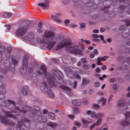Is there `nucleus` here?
<instances>
[{"label": "nucleus", "instance_id": "f257e3e1", "mask_svg": "<svg viewBox=\"0 0 130 130\" xmlns=\"http://www.w3.org/2000/svg\"><path fill=\"white\" fill-rule=\"evenodd\" d=\"M24 38L25 40L30 41L33 44H36L37 42L46 44L47 48L50 50L53 47L57 41H59L60 42L55 47L56 50H58L66 46L68 48V50L70 53L81 56L83 55L82 51L79 49L84 48L85 47L82 44L79 43L77 45H73L70 41H68L64 37L56 36L53 32L49 30L45 31L44 36L41 39L38 38H34L32 32L29 33L27 36L24 37Z\"/></svg>", "mask_w": 130, "mask_h": 130}, {"label": "nucleus", "instance_id": "f03ea898", "mask_svg": "<svg viewBox=\"0 0 130 130\" xmlns=\"http://www.w3.org/2000/svg\"><path fill=\"white\" fill-rule=\"evenodd\" d=\"M39 74L42 75L43 77L45 78L46 80L47 83L45 82H43L41 85L44 87L45 92H47L48 88L47 86L50 88L56 86V82L59 84H65L62 79V75L61 72L57 69H53L52 70V74H50L47 73H46V68L45 65L42 64L41 66L40 70L38 72Z\"/></svg>", "mask_w": 130, "mask_h": 130}, {"label": "nucleus", "instance_id": "7ed1b4c3", "mask_svg": "<svg viewBox=\"0 0 130 130\" xmlns=\"http://www.w3.org/2000/svg\"><path fill=\"white\" fill-rule=\"evenodd\" d=\"M3 102L6 104H8L10 105V108L12 110L11 112L5 110H3L1 113V115H0V120L1 122H7L6 118V117H11L14 119L16 118V117L14 115H12V113H14V115L18 116L20 114V112L25 113L27 111L30 109V107L28 106L23 107L22 109L20 110L18 107L15 106V103L13 101L10 100H7L3 101Z\"/></svg>", "mask_w": 130, "mask_h": 130}, {"label": "nucleus", "instance_id": "20e7f679", "mask_svg": "<svg viewBox=\"0 0 130 130\" xmlns=\"http://www.w3.org/2000/svg\"><path fill=\"white\" fill-rule=\"evenodd\" d=\"M64 70L67 76L69 78H72L74 76L77 79H80L81 78L80 76L78 74L76 73V72H74V70L71 69L69 67L64 68Z\"/></svg>", "mask_w": 130, "mask_h": 130}, {"label": "nucleus", "instance_id": "39448f33", "mask_svg": "<svg viewBox=\"0 0 130 130\" xmlns=\"http://www.w3.org/2000/svg\"><path fill=\"white\" fill-rule=\"evenodd\" d=\"M32 114L37 115V120L39 122H46L47 121V118L43 116L41 113L39 109H35L32 111Z\"/></svg>", "mask_w": 130, "mask_h": 130}, {"label": "nucleus", "instance_id": "423d86ee", "mask_svg": "<svg viewBox=\"0 0 130 130\" xmlns=\"http://www.w3.org/2000/svg\"><path fill=\"white\" fill-rule=\"evenodd\" d=\"M85 114L86 115H90L92 118H98L103 117L104 116V113H99L96 114L95 112L92 111L90 110H88L86 111Z\"/></svg>", "mask_w": 130, "mask_h": 130}, {"label": "nucleus", "instance_id": "0eeeda50", "mask_svg": "<svg viewBox=\"0 0 130 130\" xmlns=\"http://www.w3.org/2000/svg\"><path fill=\"white\" fill-rule=\"evenodd\" d=\"M26 29V28L24 27L20 26L19 27L16 31V35L19 36L23 35L25 32Z\"/></svg>", "mask_w": 130, "mask_h": 130}, {"label": "nucleus", "instance_id": "6e6552de", "mask_svg": "<svg viewBox=\"0 0 130 130\" xmlns=\"http://www.w3.org/2000/svg\"><path fill=\"white\" fill-rule=\"evenodd\" d=\"M28 59V56L26 55H25L23 58L22 65L20 70L21 72H22L23 70L24 71H26L27 67V66ZM23 72H24V71Z\"/></svg>", "mask_w": 130, "mask_h": 130}, {"label": "nucleus", "instance_id": "1a4fd4ad", "mask_svg": "<svg viewBox=\"0 0 130 130\" xmlns=\"http://www.w3.org/2000/svg\"><path fill=\"white\" fill-rule=\"evenodd\" d=\"M60 87L65 93L70 96L72 95L71 89L68 87L63 85H60Z\"/></svg>", "mask_w": 130, "mask_h": 130}, {"label": "nucleus", "instance_id": "9d476101", "mask_svg": "<svg viewBox=\"0 0 130 130\" xmlns=\"http://www.w3.org/2000/svg\"><path fill=\"white\" fill-rule=\"evenodd\" d=\"M61 15V14L59 13H57L55 15H52L51 16V18L54 21H55L58 23H62V21L61 19L58 18Z\"/></svg>", "mask_w": 130, "mask_h": 130}, {"label": "nucleus", "instance_id": "9b49d317", "mask_svg": "<svg viewBox=\"0 0 130 130\" xmlns=\"http://www.w3.org/2000/svg\"><path fill=\"white\" fill-rule=\"evenodd\" d=\"M49 2L48 0H44L42 3H39L38 5L45 8H47L49 7Z\"/></svg>", "mask_w": 130, "mask_h": 130}, {"label": "nucleus", "instance_id": "f8f14e48", "mask_svg": "<svg viewBox=\"0 0 130 130\" xmlns=\"http://www.w3.org/2000/svg\"><path fill=\"white\" fill-rule=\"evenodd\" d=\"M92 37L94 40L95 41L97 42L99 41V40L98 38H100L104 42H105L104 39V37L102 35H98L96 34H93L92 35Z\"/></svg>", "mask_w": 130, "mask_h": 130}, {"label": "nucleus", "instance_id": "ddd939ff", "mask_svg": "<svg viewBox=\"0 0 130 130\" xmlns=\"http://www.w3.org/2000/svg\"><path fill=\"white\" fill-rule=\"evenodd\" d=\"M90 82V80L88 79H86L85 78H84L82 79V82L81 87H85L86 85L89 84Z\"/></svg>", "mask_w": 130, "mask_h": 130}, {"label": "nucleus", "instance_id": "4468645a", "mask_svg": "<svg viewBox=\"0 0 130 130\" xmlns=\"http://www.w3.org/2000/svg\"><path fill=\"white\" fill-rule=\"evenodd\" d=\"M107 101V99H106L104 97H102L100 99L97 100V102L98 103H100L101 102H103L102 105V106H104L106 104Z\"/></svg>", "mask_w": 130, "mask_h": 130}, {"label": "nucleus", "instance_id": "2eb2a0df", "mask_svg": "<svg viewBox=\"0 0 130 130\" xmlns=\"http://www.w3.org/2000/svg\"><path fill=\"white\" fill-rule=\"evenodd\" d=\"M24 126L26 127H29L30 125L29 122H18L17 127L20 128L21 126Z\"/></svg>", "mask_w": 130, "mask_h": 130}, {"label": "nucleus", "instance_id": "dca6fc26", "mask_svg": "<svg viewBox=\"0 0 130 130\" xmlns=\"http://www.w3.org/2000/svg\"><path fill=\"white\" fill-rule=\"evenodd\" d=\"M28 89L27 87L26 86H23L21 89V92L23 95H26L28 91Z\"/></svg>", "mask_w": 130, "mask_h": 130}, {"label": "nucleus", "instance_id": "f3484780", "mask_svg": "<svg viewBox=\"0 0 130 130\" xmlns=\"http://www.w3.org/2000/svg\"><path fill=\"white\" fill-rule=\"evenodd\" d=\"M117 104L119 107H124V101L123 100H119L117 102Z\"/></svg>", "mask_w": 130, "mask_h": 130}, {"label": "nucleus", "instance_id": "a211bd4d", "mask_svg": "<svg viewBox=\"0 0 130 130\" xmlns=\"http://www.w3.org/2000/svg\"><path fill=\"white\" fill-rule=\"evenodd\" d=\"M72 103L76 106H79L80 105L81 102L78 100H74L72 101Z\"/></svg>", "mask_w": 130, "mask_h": 130}, {"label": "nucleus", "instance_id": "6ab92c4d", "mask_svg": "<svg viewBox=\"0 0 130 130\" xmlns=\"http://www.w3.org/2000/svg\"><path fill=\"white\" fill-rule=\"evenodd\" d=\"M125 119H128V121H127V122H130V111L129 112H127L125 113Z\"/></svg>", "mask_w": 130, "mask_h": 130}, {"label": "nucleus", "instance_id": "aec40b11", "mask_svg": "<svg viewBox=\"0 0 130 130\" xmlns=\"http://www.w3.org/2000/svg\"><path fill=\"white\" fill-rule=\"evenodd\" d=\"M48 115L50 119L52 120L54 119L55 118V115L54 113L49 112L48 113Z\"/></svg>", "mask_w": 130, "mask_h": 130}, {"label": "nucleus", "instance_id": "412c9836", "mask_svg": "<svg viewBox=\"0 0 130 130\" xmlns=\"http://www.w3.org/2000/svg\"><path fill=\"white\" fill-rule=\"evenodd\" d=\"M3 124L7 125V126H11L14 125V122H2Z\"/></svg>", "mask_w": 130, "mask_h": 130}, {"label": "nucleus", "instance_id": "4be33fe9", "mask_svg": "<svg viewBox=\"0 0 130 130\" xmlns=\"http://www.w3.org/2000/svg\"><path fill=\"white\" fill-rule=\"evenodd\" d=\"M2 85H0V90H2V92L3 93H6V91L4 87H5V85L4 84H2Z\"/></svg>", "mask_w": 130, "mask_h": 130}, {"label": "nucleus", "instance_id": "5701e85b", "mask_svg": "<svg viewBox=\"0 0 130 130\" xmlns=\"http://www.w3.org/2000/svg\"><path fill=\"white\" fill-rule=\"evenodd\" d=\"M48 126L51 127L53 128H55L57 127V125L52 123V122H49L47 123Z\"/></svg>", "mask_w": 130, "mask_h": 130}, {"label": "nucleus", "instance_id": "b1692460", "mask_svg": "<svg viewBox=\"0 0 130 130\" xmlns=\"http://www.w3.org/2000/svg\"><path fill=\"white\" fill-rule=\"evenodd\" d=\"M109 56H105L103 57H100L98 58L99 60H100L101 61H105L106 59L108 58Z\"/></svg>", "mask_w": 130, "mask_h": 130}, {"label": "nucleus", "instance_id": "393cba45", "mask_svg": "<svg viewBox=\"0 0 130 130\" xmlns=\"http://www.w3.org/2000/svg\"><path fill=\"white\" fill-rule=\"evenodd\" d=\"M101 123V122H96V123L94 124L91 126L90 128V129L91 130L93 129L95 125L99 126L100 124Z\"/></svg>", "mask_w": 130, "mask_h": 130}, {"label": "nucleus", "instance_id": "a878e982", "mask_svg": "<svg viewBox=\"0 0 130 130\" xmlns=\"http://www.w3.org/2000/svg\"><path fill=\"white\" fill-rule=\"evenodd\" d=\"M21 121L19 122H29V120L27 118L24 117H22L21 119Z\"/></svg>", "mask_w": 130, "mask_h": 130}, {"label": "nucleus", "instance_id": "bb28decb", "mask_svg": "<svg viewBox=\"0 0 130 130\" xmlns=\"http://www.w3.org/2000/svg\"><path fill=\"white\" fill-rule=\"evenodd\" d=\"M47 92L48 94L50 96L52 97L54 96V93L52 91L49 90L48 91L47 90Z\"/></svg>", "mask_w": 130, "mask_h": 130}, {"label": "nucleus", "instance_id": "cd10ccee", "mask_svg": "<svg viewBox=\"0 0 130 130\" xmlns=\"http://www.w3.org/2000/svg\"><path fill=\"white\" fill-rule=\"evenodd\" d=\"M5 47L3 46H0V53L1 54L2 52H4L5 50Z\"/></svg>", "mask_w": 130, "mask_h": 130}, {"label": "nucleus", "instance_id": "c85d7f7f", "mask_svg": "<svg viewBox=\"0 0 130 130\" xmlns=\"http://www.w3.org/2000/svg\"><path fill=\"white\" fill-rule=\"evenodd\" d=\"M11 15V13H8L7 12L4 13L3 14V15L4 17L5 18H8L10 17Z\"/></svg>", "mask_w": 130, "mask_h": 130}, {"label": "nucleus", "instance_id": "c756f323", "mask_svg": "<svg viewBox=\"0 0 130 130\" xmlns=\"http://www.w3.org/2000/svg\"><path fill=\"white\" fill-rule=\"evenodd\" d=\"M73 112L75 114H77L79 113V111L77 108H75L73 109Z\"/></svg>", "mask_w": 130, "mask_h": 130}, {"label": "nucleus", "instance_id": "7c9ffc66", "mask_svg": "<svg viewBox=\"0 0 130 130\" xmlns=\"http://www.w3.org/2000/svg\"><path fill=\"white\" fill-rule=\"evenodd\" d=\"M114 118L111 116H108L106 118V120L108 121H111L113 120Z\"/></svg>", "mask_w": 130, "mask_h": 130}, {"label": "nucleus", "instance_id": "2f4dec72", "mask_svg": "<svg viewBox=\"0 0 130 130\" xmlns=\"http://www.w3.org/2000/svg\"><path fill=\"white\" fill-rule=\"evenodd\" d=\"M90 122H83L82 124V126L84 127H88V125L87 123H89Z\"/></svg>", "mask_w": 130, "mask_h": 130}, {"label": "nucleus", "instance_id": "473e14b6", "mask_svg": "<svg viewBox=\"0 0 130 130\" xmlns=\"http://www.w3.org/2000/svg\"><path fill=\"white\" fill-rule=\"evenodd\" d=\"M77 84V82L75 81L73 83V87L74 88H75L76 87V85Z\"/></svg>", "mask_w": 130, "mask_h": 130}, {"label": "nucleus", "instance_id": "72a5a7b5", "mask_svg": "<svg viewBox=\"0 0 130 130\" xmlns=\"http://www.w3.org/2000/svg\"><path fill=\"white\" fill-rule=\"evenodd\" d=\"M83 68L87 70L90 68V66L88 65L84 64L83 66Z\"/></svg>", "mask_w": 130, "mask_h": 130}, {"label": "nucleus", "instance_id": "f704fd0d", "mask_svg": "<svg viewBox=\"0 0 130 130\" xmlns=\"http://www.w3.org/2000/svg\"><path fill=\"white\" fill-rule=\"evenodd\" d=\"M93 107L95 109H98L99 108L100 106L97 104H94L93 105Z\"/></svg>", "mask_w": 130, "mask_h": 130}, {"label": "nucleus", "instance_id": "c9c22d12", "mask_svg": "<svg viewBox=\"0 0 130 130\" xmlns=\"http://www.w3.org/2000/svg\"><path fill=\"white\" fill-rule=\"evenodd\" d=\"M69 2V0H62V2L63 4H68Z\"/></svg>", "mask_w": 130, "mask_h": 130}, {"label": "nucleus", "instance_id": "e433bc0d", "mask_svg": "<svg viewBox=\"0 0 130 130\" xmlns=\"http://www.w3.org/2000/svg\"><path fill=\"white\" fill-rule=\"evenodd\" d=\"M113 89L115 90H117L118 88V86L117 84H115L113 86Z\"/></svg>", "mask_w": 130, "mask_h": 130}, {"label": "nucleus", "instance_id": "4c0bfd02", "mask_svg": "<svg viewBox=\"0 0 130 130\" xmlns=\"http://www.w3.org/2000/svg\"><path fill=\"white\" fill-rule=\"evenodd\" d=\"M106 75H103L102 77H99V79L101 80H103L104 78H106Z\"/></svg>", "mask_w": 130, "mask_h": 130}, {"label": "nucleus", "instance_id": "58836bf2", "mask_svg": "<svg viewBox=\"0 0 130 130\" xmlns=\"http://www.w3.org/2000/svg\"><path fill=\"white\" fill-rule=\"evenodd\" d=\"M100 85V83L97 81L94 84V86L96 87L99 86Z\"/></svg>", "mask_w": 130, "mask_h": 130}, {"label": "nucleus", "instance_id": "ea45409f", "mask_svg": "<svg viewBox=\"0 0 130 130\" xmlns=\"http://www.w3.org/2000/svg\"><path fill=\"white\" fill-rule=\"evenodd\" d=\"M82 61L84 63H86L87 62L86 59L85 58H82L81 59Z\"/></svg>", "mask_w": 130, "mask_h": 130}, {"label": "nucleus", "instance_id": "a19ab883", "mask_svg": "<svg viewBox=\"0 0 130 130\" xmlns=\"http://www.w3.org/2000/svg\"><path fill=\"white\" fill-rule=\"evenodd\" d=\"M97 60L98 61L97 62V64L99 65H102L103 64L101 62V60H99L98 59V58H97Z\"/></svg>", "mask_w": 130, "mask_h": 130}, {"label": "nucleus", "instance_id": "79ce46f5", "mask_svg": "<svg viewBox=\"0 0 130 130\" xmlns=\"http://www.w3.org/2000/svg\"><path fill=\"white\" fill-rule=\"evenodd\" d=\"M113 94H111L110 95L109 97V99H108V102H110V101L112 100V98H113Z\"/></svg>", "mask_w": 130, "mask_h": 130}, {"label": "nucleus", "instance_id": "37998d69", "mask_svg": "<svg viewBox=\"0 0 130 130\" xmlns=\"http://www.w3.org/2000/svg\"><path fill=\"white\" fill-rule=\"evenodd\" d=\"M17 104L19 106H21L23 104V102L22 101L19 100Z\"/></svg>", "mask_w": 130, "mask_h": 130}, {"label": "nucleus", "instance_id": "c03bdc74", "mask_svg": "<svg viewBox=\"0 0 130 130\" xmlns=\"http://www.w3.org/2000/svg\"><path fill=\"white\" fill-rule=\"evenodd\" d=\"M7 51L8 52V54L9 55V53L12 50L11 48L10 47H8L7 48Z\"/></svg>", "mask_w": 130, "mask_h": 130}, {"label": "nucleus", "instance_id": "a18cd8bd", "mask_svg": "<svg viewBox=\"0 0 130 130\" xmlns=\"http://www.w3.org/2000/svg\"><path fill=\"white\" fill-rule=\"evenodd\" d=\"M43 24V23L42 22H40L38 24V27L39 28H42V25Z\"/></svg>", "mask_w": 130, "mask_h": 130}, {"label": "nucleus", "instance_id": "49530a36", "mask_svg": "<svg viewBox=\"0 0 130 130\" xmlns=\"http://www.w3.org/2000/svg\"><path fill=\"white\" fill-rule=\"evenodd\" d=\"M70 22V21L69 20L67 19L65 20L64 22V23L65 24H68Z\"/></svg>", "mask_w": 130, "mask_h": 130}, {"label": "nucleus", "instance_id": "de8ad7c7", "mask_svg": "<svg viewBox=\"0 0 130 130\" xmlns=\"http://www.w3.org/2000/svg\"><path fill=\"white\" fill-rule=\"evenodd\" d=\"M68 117L70 119H72L74 117V116L72 115H68Z\"/></svg>", "mask_w": 130, "mask_h": 130}, {"label": "nucleus", "instance_id": "09e8293b", "mask_svg": "<svg viewBox=\"0 0 130 130\" xmlns=\"http://www.w3.org/2000/svg\"><path fill=\"white\" fill-rule=\"evenodd\" d=\"M42 112L44 114H46L48 113L47 110L45 109H44L43 110Z\"/></svg>", "mask_w": 130, "mask_h": 130}, {"label": "nucleus", "instance_id": "8fccbe9b", "mask_svg": "<svg viewBox=\"0 0 130 130\" xmlns=\"http://www.w3.org/2000/svg\"><path fill=\"white\" fill-rule=\"evenodd\" d=\"M83 41L85 42L87 44H89L90 43V41L89 40H83Z\"/></svg>", "mask_w": 130, "mask_h": 130}, {"label": "nucleus", "instance_id": "3c124183", "mask_svg": "<svg viewBox=\"0 0 130 130\" xmlns=\"http://www.w3.org/2000/svg\"><path fill=\"white\" fill-rule=\"evenodd\" d=\"M74 124L79 127L81 125L80 122H75Z\"/></svg>", "mask_w": 130, "mask_h": 130}, {"label": "nucleus", "instance_id": "603ef678", "mask_svg": "<svg viewBox=\"0 0 130 130\" xmlns=\"http://www.w3.org/2000/svg\"><path fill=\"white\" fill-rule=\"evenodd\" d=\"M95 54L93 53H91L90 55V58H92L94 57Z\"/></svg>", "mask_w": 130, "mask_h": 130}, {"label": "nucleus", "instance_id": "864d4df0", "mask_svg": "<svg viewBox=\"0 0 130 130\" xmlns=\"http://www.w3.org/2000/svg\"><path fill=\"white\" fill-rule=\"evenodd\" d=\"M116 79L115 78H112L109 79V81L111 82H113L115 81Z\"/></svg>", "mask_w": 130, "mask_h": 130}, {"label": "nucleus", "instance_id": "5fc2aeb1", "mask_svg": "<svg viewBox=\"0 0 130 130\" xmlns=\"http://www.w3.org/2000/svg\"><path fill=\"white\" fill-rule=\"evenodd\" d=\"M4 97V94L2 93H0V99H2Z\"/></svg>", "mask_w": 130, "mask_h": 130}, {"label": "nucleus", "instance_id": "6e6d98bb", "mask_svg": "<svg viewBox=\"0 0 130 130\" xmlns=\"http://www.w3.org/2000/svg\"><path fill=\"white\" fill-rule=\"evenodd\" d=\"M101 69L103 70H104L106 69L107 67L106 66L104 65L101 67Z\"/></svg>", "mask_w": 130, "mask_h": 130}, {"label": "nucleus", "instance_id": "4d7b16f0", "mask_svg": "<svg viewBox=\"0 0 130 130\" xmlns=\"http://www.w3.org/2000/svg\"><path fill=\"white\" fill-rule=\"evenodd\" d=\"M100 69L99 68H97L95 70L96 73H98L100 71Z\"/></svg>", "mask_w": 130, "mask_h": 130}, {"label": "nucleus", "instance_id": "13d9d810", "mask_svg": "<svg viewBox=\"0 0 130 130\" xmlns=\"http://www.w3.org/2000/svg\"><path fill=\"white\" fill-rule=\"evenodd\" d=\"M93 33H98L99 32V30L97 29H95L93 30Z\"/></svg>", "mask_w": 130, "mask_h": 130}, {"label": "nucleus", "instance_id": "bf43d9fd", "mask_svg": "<svg viewBox=\"0 0 130 130\" xmlns=\"http://www.w3.org/2000/svg\"><path fill=\"white\" fill-rule=\"evenodd\" d=\"M85 23H82L80 24V27L81 28H83L85 26Z\"/></svg>", "mask_w": 130, "mask_h": 130}, {"label": "nucleus", "instance_id": "052dcab7", "mask_svg": "<svg viewBox=\"0 0 130 130\" xmlns=\"http://www.w3.org/2000/svg\"><path fill=\"white\" fill-rule=\"evenodd\" d=\"M98 53V51L97 50L95 49L94 50V54H97Z\"/></svg>", "mask_w": 130, "mask_h": 130}, {"label": "nucleus", "instance_id": "680f3d73", "mask_svg": "<svg viewBox=\"0 0 130 130\" xmlns=\"http://www.w3.org/2000/svg\"><path fill=\"white\" fill-rule=\"evenodd\" d=\"M98 94L100 95H103L104 94V93L103 92H100Z\"/></svg>", "mask_w": 130, "mask_h": 130}, {"label": "nucleus", "instance_id": "e2e57ef3", "mask_svg": "<svg viewBox=\"0 0 130 130\" xmlns=\"http://www.w3.org/2000/svg\"><path fill=\"white\" fill-rule=\"evenodd\" d=\"M8 70L11 71L12 72H14V68L13 67L11 69H10L9 70Z\"/></svg>", "mask_w": 130, "mask_h": 130}, {"label": "nucleus", "instance_id": "0e129e2a", "mask_svg": "<svg viewBox=\"0 0 130 130\" xmlns=\"http://www.w3.org/2000/svg\"><path fill=\"white\" fill-rule=\"evenodd\" d=\"M41 28H39L37 29V31L38 32H42V30L41 29Z\"/></svg>", "mask_w": 130, "mask_h": 130}, {"label": "nucleus", "instance_id": "69168bd1", "mask_svg": "<svg viewBox=\"0 0 130 130\" xmlns=\"http://www.w3.org/2000/svg\"><path fill=\"white\" fill-rule=\"evenodd\" d=\"M105 30V29L103 28H101L100 29V31L101 32H103Z\"/></svg>", "mask_w": 130, "mask_h": 130}, {"label": "nucleus", "instance_id": "338daca9", "mask_svg": "<svg viewBox=\"0 0 130 130\" xmlns=\"http://www.w3.org/2000/svg\"><path fill=\"white\" fill-rule=\"evenodd\" d=\"M88 104V102L86 100L85 101H84L83 102V104L85 105H86L87 104Z\"/></svg>", "mask_w": 130, "mask_h": 130}, {"label": "nucleus", "instance_id": "774afa93", "mask_svg": "<svg viewBox=\"0 0 130 130\" xmlns=\"http://www.w3.org/2000/svg\"><path fill=\"white\" fill-rule=\"evenodd\" d=\"M71 26L72 28H74L76 27V25L74 24H72L71 25Z\"/></svg>", "mask_w": 130, "mask_h": 130}]
</instances>
